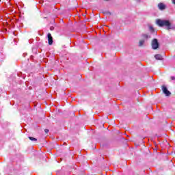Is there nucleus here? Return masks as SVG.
Wrapping results in <instances>:
<instances>
[{
	"label": "nucleus",
	"mask_w": 175,
	"mask_h": 175,
	"mask_svg": "<svg viewBox=\"0 0 175 175\" xmlns=\"http://www.w3.org/2000/svg\"><path fill=\"white\" fill-rule=\"evenodd\" d=\"M156 24L159 27H167V29H174V27L172 25L169 20L157 19Z\"/></svg>",
	"instance_id": "obj_1"
},
{
	"label": "nucleus",
	"mask_w": 175,
	"mask_h": 175,
	"mask_svg": "<svg viewBox=\"0 0 175 175\" xmlns=\"http://www.w3.org/2000/svg\"><path fill=\"white\" fill-rule=\"evenodd\" d=\"M159 47V42H158V40L157 38H154L152 41V49L153 50H157Z\"/></svg>",
	"instance_id": "obj_2"
},
{
	"label": "nucleus",
	"mask_w": 175,
	"mask_h": 175,
	"mask_svg": "<svg viewBox=\"0 0 175 175\" xmlns=\"http://www.w3.org/2000/svg\"><path fill=\"white\" fill-rule=\"evenodd\" d=\"M162 91L166 96H170V95H172V92H170V91L167 90V88H166V86L162 87Z\"/></svg>",
	"instance_id": "obj_3"
},
{
	"label": "nucleus",
	"mask_w": 175,
	"mask_h": 175,
	"mask_svg": "<svg viewBox=\"0 0 175 175\" xmlns=\"http://www.w3.org/2000/svg\"><path fill=\"white\" fill-rule=\"evenodd\" d=\"M158 9L159 10H165L166 9V4L163 3H159L157 5Z\"/></svg>",
	"instance_id": "obj_4"
},
{
	"label": "nucleus",
	"mask_w": 175,
	"mask_h": 175,
	"mask_svg": "<svg viewBox=\"0 0 175 175\" xmlns=\"http://www.w3.org/2000/svg\"><path fill=\"white\" fill-rule=\"evenodd\" d=\"M48 42L50 45L53 44V37L51 33H48Z\"/></svg>",
	"instance_id": "obj_5"
},
{
	"label": "nucleus",
	"mask_w": 175,
	"mask_h": 175,
	"mask_svg": "<svg viewBox=\"0 0 175 175\" xmlns=\"http://www.w3.org/2000/svg\"><path fill=\"white\" fill-rule=\"evenodd\" d=\"M154 58L155 59H157L159 61H162V59H163V58L162 57V55L157 54L154 55Z\"/></svg>",
	"instance_id": "obj_6"
},
{
	"label": "nucleus",
	"mask_w": 175,
	"mask_h": 175,
	"mask_svg": "<svg viewBox=\"0 0 175 175\" xmlns=\"http://www.w3.org/2000/svg\"><path fill=\"white\" fill-rule=\"evenodd\" d=\"M144 39H150L151 38V36L150 34H143L142 35Z\"/></svg>",
	"instance_id": "obj_7"
},
{
	"label": "nucleus",
	"mask_w": 175,
	"mask_h": 175,
	"mask_svg": "<svg viewBox=\"0 0 175 175\" xmlns=\"http://www.w3.org/2000/svg\"><path fill=\"white\" fill-rule=\"evenodd\" d=\"M29 140H31V142H36L38 139L33 137H29Z\"/></svg>",
	"instance_id": "obj_8"
},
{
	"label": "nucleus",
	"mask_w": 175,
	"mask_h": 175,
	"mask_svg": "<svg viewBox=\"0 0 175 175\" xmlns=\"http://www.w3.org/2000/svg\"><path fill=\"white\" fill-rule=\"evenodd\" d=\"M143 44H144V40H141L139 41V46H142Z\"/></svg>",
	"instance_id": "obj_9"
},
{
	"label": "nucleus",
	"mask_w": 175,
	"mask_h": 175,
	"mask_svg": "<svg viewBox=\"0 0 175 175\" xmlns=\"http://www.w3.org/2000/svg\"><path fill=\"white\" fill-rule=\"evenodd\" d=\"M44 132H45V133H49V129H45Z\"/></svg>",
	"instance_id": "obj_10"
},
{
	"label": "nucleus",
	"mask_w": 175,
	"mask_h": 175,
	"mask_svg": "<svg viewBox=\"0 0 175 175\" xmlns=\"http://www.w3.org/2000/svg\"><path fill=\"white\" fill-rule=\"evenodd\" d=\"M150 31H154V28L152 27H150Z\"/></svg>",
	"instance_id": "obj_11"
},
{
	"label": "nucleus",
	"mask_w": 175,
	"mask_h": 175,
	"mask_svg": "<svg viewBox=\"0 0 175 175\" xmlns=\"http://www.w3.org/2000/svg\"><path fill=\"white\" fill-rule=\"evenodd\" d=\"M171 80H175V77H171Z\"/></svg>",
	"instance_id": "obj_12"
},
{
	"label": "nucleus",
	"mask_w": 175,
	"mask_h": 175,
	"mask_svg": "<svg viewBox=\"0 0 175 175\" xmlns=\"http://www.w3.org/2000/svg\"><path fill=\"white\" fill-rule=\"evenodd\" d=\"M172 2L174 5H175V0H172Z\"/></svg>",
	"instance_id": "obj_13"
}]
</instances>
